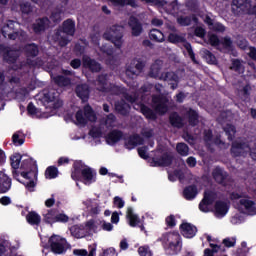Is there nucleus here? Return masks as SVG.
<instances>
[{"mask_svg":"<svg viewBox=\"0 0 256 256\" xmlns=\"http://www.w3.org/2000/svg\"><path fill=\"white\" fill-rule=\"evenodd\" d=\"M13 185V180L5 172L0 171V195L9 193Z\"/></svg>","mask_w":256,"mask_h":256,"instance_id":"nucleus-21","label":"nucleus"},{"mask_svg":"<svg viewBox=\"0 0 256 256\" xmlns=\"http://www.w3.org/2000/svg\"><path fill=\"white\" fill-rule=\"evenodd\" d=\"M61 15H63V9L61 8H56L50 15L51 21L53 23H60L61 21Z\"/></svg>","mask_w":256,"mask_h":256,"instance_id":"nucleus-53","label":"nucleus"},{"mask_svg":"<svg viewBox=\"0 0 256 256\" xmlns=\"http://www.w3.org/2000/svg\"><path fill=\"white\" fill-rule=\"evenodd\" d=\"M173 159V155L166 152L158 158H153V163L155 167H171L173 165Z\"/></svg>","mask_w":256,"mask_h":256,"instance_id":"nucleus-24","label":"nucleus"},{"mask_svg":"<svg viewBox=\"0 0 256 256\" xmlns=\"http://www.w3.org/2000/svg\"><path fill=\"white\" fill-rule=\"evenodd\" d=\"M123 31H125V28L121 25H114L110 29L108 39L117 49L123 47Z\"/></svg>","mask_w":256,"mask_h":256,"instance_id":"nucleus-6","label":"nucleus"},{"mask_svg":"<svg viewBox=\"0 0 256 256\" xmlns=\"http://www.w3.org/2000/svg\"><path fill=\"white\" fill-rule=\"evenodd\" d=\"M163 81H174V83H171V89L175 90L177 87H179V76L175 74V72H166L161 75Z\"/></svg>","mask_w":256,"mask_h":256,"instance_id":"nucleus-31","label":"nucleus"},{"mask_svg":"<svg viewBox=\"0 0 256 256\" xmlns=\"http://www.w3.org/2000/svg\"><path fill=\"white\" fill-rule=\"evenodd\" d=\"M61 33L64 35H68V37L75 36V20L68 18L66 19L62 25L58 28L56 32V37H61Z\"/></svg>","mask_w":256,"mask_h":256,"instance_id":"nucleus-10","label":"nucleus"},{"mask_svg":"<svg viewBox=\"0 0 256 256\" xmlns=\"http://www.w3.org/2000/svg\"><path fill=\"white\" fill-rule=\"evenodd\" d=\"M75 118L79 125H87V119L83 116V110H78L75 114Z\"/></svg>","mask_w":256,"mask_h":256,"instance_id":"nucleus-56","label":"nucleus"},{"mask_svg":"<svg viewBox=\"0 0 256 256\" xmlns=\"http://www.w3.org/2000/svg\"><path fill=\"white\" fill-rule=\"evenodd\" d=\"M220 45H222L223 49H225V51H227V53H231L234 51L235 47L233 46V40L231 39V37H223L220 40Z\"/></svg>","mask_w":256,"mask_h":256,"instance_id":"nucleus-43","label":"nucleus"},{"mask_svg":"<svg viewBox=\"0 0 256 256\" xmlns=\"http://www.w3.org/2000/svg\"><path fill=\"white\" fill-rule=\"evenodd\" d=\"M19 173L24 179V181L21 180L20 183H22L30 193L35 191V187H37V177L39 175L37 162L34 161L33 158L22 160Z\"/></svg>","mask_w":256,"mask_h":256,"instance_id":"nucleus-1","label":"nucleus"},{"mask_svg":"<svg viewBox=\"0 0 256 256\" xmlns=\"http://www.w3.org/2000/svg\"><path fill=\"white\" fill-rule=\"evenodd\" d=\"M21 161H23V156L19 153H14L13 155L10 156V165L12 167V177L18 183H21V179H19V166L21 165Z\"/></svg>","mask_w":256,"mask_h":256,"instance_id":"nucleus-12","label":"nucleus"},{"mask_svg":"<svg viewBox=\"0 0 256 256\" xmlns=\"http://www.w3.org/2000/svg\"><path fill=\"white\" fill-rule=\"evenodd\" d=\"M202 57L205 59L206 63L208 65H218L219 61L217 60V57L215 54H213L211 51L204 49L202 51Z\"/></svg>","mask_w":256,"mask_h":256,"instance_id":"nucleus-38","label":"nucleus"},{"mask_svg":"<svg viewBox=\"0 0 256 256\" xmlns=\"http://www.w3.org/2000/svg\"><path fill=\"white\" fill-rule=\"evenodd\" d=\"M176 151L181 157L189 155V146L186 143L180 142L176 145Z\"/></svg>","mask_w":256,"mask_h":256,"instance_id":"nucleus-49","label":"nucleus"},{"mask_svg":"<svg viewBox=\"0 0 256 256\" xmlns=\"http://www.w3.org/2000/svg\"><path fill=\"white\" fill-rule=\"evenodd\" d=\"M180 233L185 237L186 239H193L197 235V226L189 223V222H183L180 227Z\"/></svg>","mask_w":256,"mask_h":256,"instance_id":"nucleus-19","label":"nucleus"},{"mask_svg":"<svg viewBox=\"0 0 256 256\" xmlns=\"http://www.w3.org/2000/svg\"><path fill=\"white\" fill-rule=\"evenodd\" d=\"M45 177L47 179H57L59 177V169L55 166H49L46 168Z\"/></svg>","mask_w":256,"mask_h":256,"instance_id":"nucleus-47","label":"nucleus"},{"mask_svg":"<svg viewBox=\"0 0 256 256\" xmlns=\"http://www.w3.org/2000/svg\"><path fill=\"white\" fill-rule=\"evenodd\" d=\"M49 23H51V21L47 16L36 19L35 22L32 24L33 33H35V35H41V33H44V31L47 30V27H49Z\"/></svg>","mask_w":256,"mask_h":256,"instance_id":"nucleus-18","label":"nucleus"},{"mask_svg":"<svg viewBox=\"0 0 256 256\" xmlns=\"http://www.w3.org/2000/svg\"><path fill=\"white\" fill-rule=\"evenodd\" d=\"M75 93L79 99H81L82 103H87L89 101V95L91 90L88 84H78L75 89Z\"/></svg>","mask_w":256,"mask_h":256,"instance_id":"nucleus-23","label":"nucleus"},{"mask_svg":"<svg viewBox=\"0 0 256 256\" xmlns=\"http://www.w3.org/2000/svg\"><path fill=\"white\" fill-rule=\"evenodd\" d=\"M59 93L55 90H50L47 93L44 94V99L47 103H53L52 107L53 109H61V106L63 105V102L59 100Z\"/></svg>","mask_w":256,"mask_h":256,"instance_id":"nucleus-20","label":"nucleus"},{"mask_svg":"<svg viewBox=\"0 0 256 256\" xmlns=\"http://www.w3.org/2000/svg\"><path fill=\"white\" fill-rule=\"evenodd\" d=\"M168 42L172 43L173 45H177V43H187V39L184 36H181L179 34L170 33L168 35Z\"/></svg>","mask_w":256,"mask_h":256,"instance_id":"nucleus-45","label":"nucleus"},{"mask_svg":"<svg viewBox=\"0 0 256 256\" xmlns=\"http://www.w3.org/2000/svg\"><path fill=\"white\" fill-rule=\"evenodd\" d=\"M23 52L26 57V63L29 67H37V65H39L37 60H32L39 56V45L35 43H28L24 45Z\"/></svg>","mask_w":256,"mask_h":256,"instance_id":"nucleus-5","label":"nucleus"},{"mask_svg":"<svg viewBox=\"0 0 256 256\" xmlns=\"http://www.w3.org/2000/svg\"><path fill=\"white\" fill-rule=\"evenodd\" d=\"M82 66L84 69H88L91 73H101V69H103L101 63L87 55L82 57Z\"/></svg>","mask_w":256,"mask_h":256,"instance_id":"nucleus-15","label":"nucleus"},{"mask_svg":"<svg viewBox=\"0 0 256 256\" xmlns=\"http://www.w3.org/2000/svg\"><path fill=\"white\" fill-rule=\"evenodd\" d=\"M89 252L86 249H74L73 255L76 256H96L97 255V247L89 246Z\"/></svg>","mask_w":256,"mask_h":256,"instance_id":"nucleus-37","label":"nucleus"},{"mask_svg":"<svg viewBox=\"0 0 256 256\" xmlns=\"http://www.w3.org/2000/svg\"><path fill=\"white\" fill-rule=\"evenodd\" d=\"M84 117L86 121H90L91 123H95V121H97V115L89 104L84 106Z\"/></svg>","mask_w":256,"mask_h":256,"instance_id":"nucleus-40","label":"nucleus"},{"mask_svg":"<svg viewBox=\"0 0 256 256\" xmlns=\"http://www.w3.org/2000/svg\"><path fill=\"white\" fill-rule=\"evenodd\" d=\"M100 51L101 53H103L104 55H107L108 57H113V48L107 45L101 46Z\"/></svg>","mask_w":256,"mask_h":256,"instance_id":"nucleus-64","label":"nucleus"},{"mask_svg":"<svg viewBox=\"0 0 256 256\" xmlns=\"http://www.w3.org/2000/svg\"><path fill=\"white\" fill-rule=\"evenodd\" d=\"M199 191L197 190V186L195 184L186 186L183 190V197L186 201H193L195 197H197Z\"/></svg>","mask_w":256,"mask_h":256,"instance_id":"nucleus-27","label":"nucleus"},{"mask_svg":"<svg viewBox=\"0 0 256 256\" xmlns=\"http://www.w3.org/2000/svg\"><path fill=\"white\" fill-rule=\"evenodd\" d=\"M152 103L155 105L154 111L158 113V115H165L167 111H169V99L165 96L161 95H154L152 97Z\"/></svg>","mask_w":256,"mask_h":256,"instance_id":"nucleus-7","label":"nucleus"},{"mask_svg":"<svg viewBox=\"0 0 256 256\" xmlns=\"http://www.w3.org/2000/svg\"><path fill=\"white\" fill-rule=\"evenodd\" d=\"M177 23L181 27H189L191 25V16H180L177 18Z\"/></svg>","mask_w":256,"mask_h":256,"instance_id":"nucleus-55","label":"nucleus"},{"mask_svg":"<svg viewBox=\"0 0 256 256\" xmlns=\"http://www.w3.org/2000/svg\"><path fill=\"white\" fill-rule=\"evenodd\" d=\"M194 35L196 37H199L200 39H203V37H205V35H207V31L205 30V28L198 26L194 30Z\"/></svg>","mask_w":256,"mask_h":256,"instance_id":"nucleus-62","label":"nucleus"},{"mask_svg":"<svg viewBox=\"0 0 256 256\" xmlns=\"http://www.w3.org/2000/svg\"><path fill=\"white\" fill-rule=\"evenodd\" d=\"M138 255L140 256H152L148 246H140L138 248Z\"/></svg>","mask_w":256,"mask_h":256,"instance_id":"nucleus-63","label":"nucleus"},{"mask_svg":"<svg viewBox=\"0 0 256 256\" xmlns=\"http://www.w3.org/2000/svg\"><path fill=\"white\" fill-rule=\"evenodd\" d=\"M208 41L212 47H219L221 45V40L217 34H212L208 37Z\"/></svg>","mask_w":256,"mask_h":256,"instance_id":"nucleus-57","label":"nucleus"},{"mask_svg":"<svg viewBox=\"0 0 256 256\" xmlns=\"http://www.w3.org/2000/svg\"><path fill=\"white\" fill-rule=\"evenodd\" d=\"M250 150L249 143L235 140L232 142L230 153L232 157H243Z\"/></svg>","mask_w":256,"mask_h":256,"instance_id":"nucleus-9","label":"nucleus"},{"mask_svg":"<svg viewBox=\"0 0 256 256\" xmlns=\"http://www.w3.org/2000/svg\"><path fill=\"white\" fill-rule=\"evenodd\" d=\"M109 79V76L107 74H100L97 77V83H98V90L102 93H108L109 87L107 86V81Z\"/></svg>","mask_w":256,"mask_h":256,"instance_id":"nucleus-33","label":"nucleus"},{"mask_svg":"<svg viewBox=\"0 0 256 256\" xmlns=\"http://www.w3.org/2000/svg\"><path fill=\"white\" fill-rule=\"evenodd\" d=\"M184 48L186 49L191 61L194 63V65H199V61L197 58H195V52H193V47L191 46V43L186 42L184 44Z\"/></svg>","mask_w":256,"mask_h":256,"instance_id":"nucleus-52","label":"nucleus"},{"mask_svg":"<svg viewBox=\"0 0 256 256\" xmlns=\"http://www.w3.org/2000/svg\"><path fill=\"white\" fill-rule=\"evenodd\" d=\"M128 27L131 30L132 37H141L143 34V24L139 21V18L130 16L128 19Z\"/></svg>","mask_w":256,"mask_h":256,"instance_id":"nucleus-17","label":"nucleus"},{"mask_svg":"<svg viewBox=\"0 0 256 256\" xmlns=\"http://www.w3.org/2000/svg\"><path fill=\"white\" fill-rule=\"evenodd\" d=\"M124 134L123 131L119 130V129H114L112 131H110L105 139H106V143L107 145H117V143H119V141H121V139L124 138Z\"/></svg>","mask_w":256,"mask_h":256,"instance_id":"nucleus-22","label":"nucleus"},{"mask_svg":"<svg viewBox=\"0 0 256 256\" xmlns=\"http://www.w3.org/2000/svg\"><path fill=\"white\" fill-rule=\"evenodd\" d=\"M20 11L22 15H30V13H33V6L29 2H22L20 4Z\"/></svg>","mask_w":256,"mask_h":256,"instance_id":"nucleus-54","label":"nucleus"},{"mask_svg":"<svg viewBox=\"0 0 256 256\" xmlns=\"http://www.w3.org/2000/svg\"><path fill=\"white\" fill-rule=\"evenodd\" d=\"M114 107H115V111L117 113H119V115H128L129 114V109H130V106L127 102H125V100H120V101H117L115 102L114 104Z\"/></svg>","mask_w":256,"mask_h":256,"instance_id":"nucleus-32","label":"nucleus"},{"mask_svg":"<svg viewBox=\"0 0 256 256\" xmlns=\"http://www.w3.org/2000/svg\"><path fill=\"white\" fill-rule=\"evenodd\" d=\"M49 249L54 255H65L68 249H71V244L67 239L59 235L53 234L48 240Z\"/></svg>","mask_w":256,"mask_h":256,"instance_id":"nucleus-4","label":"nucleus"},{"mask_svg":"<svg viewBox=\"0 0 256 256\" xmlns=\"http://www.w3.org/2000/svg\"><path fill=\"white\" fill-rule=\"evenodd\" d=\"M212 31H216V33H225V25L221 22H216L211 27Z\"/></svg>","mask_w":256,"mask_h":256,"instance_id":"nucleus-61","label":"nucleus"},{"mask_svg":"<svg viewBox=\"0 0 256 256\" xmlns=\"http://www.w3.org/2000/svg\"><path fill=\"white\" fill-rule=\"evenodd\" d=\"M126 217L129 221L130 227H137L139 223H141V219L139 216L133 213V208L128 207L126 212Z\"/></svg>","mask_w":256,"mask_h":256,"instance_id":"nucleus-35","label":"nucleus"},{"mask_svg":"<svg viewBox=\"0 0 256 256\" xmlns=\"http://www.w3.org/2000/svg\"><path fill=\"white\" fill-rule=\"evenodd\" d=\"M71 179L80 181L83 185H93L97 182V171L83 163L81 160H76L72 166Z\"/></svg>","mask_w":256,"mask_h":256,"instance_id":"nucleus-2","label":"nucleus"},{"mask_svg":"<svg viewBox=\"0 0 256 256\" xmlns=\"http://www.w3.org/2000/svg\"><path fill=\"white\" fill-rule=\"evenodd\" d=\"M216 197L217 194H215V192L211 190L205 191L203 199L199 203V210L202 211V213H209V205L215 203Z\"/></svg>","mask_w":256,"mask_h":256,"instance_id":"nucleus-11","label":"nucleus"},{"mask_svg":"<svg viewBox=\"0 0 256 256\" xmlns=\"http://www.w3.org/2000/svg\"><path fill=\"white\" fill-rule=\"evenodd\" d=\"M70 233L75 239H83L85 237V229L83 226L73 225L70 227Z\"/></svg>","mask_w":256,"mask_h":256,"instance_id":"nucleus-41","label":"nucleus"},{"mask_svg":"<svg viewBox=\"0 0 256 256\" xmlns=\"http://www.w3.org/2000/svg\"><path fill=\"white\" fill-rule=\"evenodd\" d=\"M224 133H226L228 141H233L235 139V133H237V128L232 124H227L224 127Z\"/></svg>","mask_w":256,"mask_h":256,"instance_id":"nucleus-46","label":"nucleus"},{"mask_svg":"<svg viewBox=\"0 0 256 256\" xmlns=\"http://www.w3.org/2000/svg\"><path fill=\"white\" fill-rule=\"evenodd\" d=\"M140 112L149 121H157V112L145 104L140 105Z\"/></svg>","mask_w":256,"mask_h":256,"instance_id":"nucleus-29","label":"nucleus"},{"mask_svg":"<svg viewBox=\"0 0 256 256\" xmlns=\"http://www.w3.org/2000/svg\"><path fill=\"white\" fill-rule=\"evenodd\" d=\"M216 217H225L229 213V204L222 200H217L214 205Z\"/></svg>","mask_w":256,"mask_h":256,"instance_id":"nucleus-25","label":"nucleus"},{"mask_svg":"<svg viewBox=\"0 0 256 256\" xmlns=\"http://www.w3.org/2000/svg\"><path fill=\"white\" fill-rule=\"evenodd\" d=\"M26 221L27 223H29V225H32V226L36 225V227H39V225H41V215H39L35 211H30L26 215Z\"/></svg>","mask_w":256,"mask_h":256,"instance_id":"nucleus-34","label":"nucleus"},{"mask_svg":"<svg viewBox=\"0 0 256 256\" xmlns=\"http://www.w3.org/2000/svg\"><path fill=\"white\" fill-rule=\"evenodd\" d=\"M157 241L162 244L166 255H179L183 249V240L179 232H166L162 234V237H159Z\"/></svg>","mask_w":256,"mask_h":256,"instance_id":"nucleus-3","label":"nucleus"},{"mask_svg":"<svg viewBox=\"0 0 256 256\" xmlns=\"http://www.w3.org/2000/svg\"><path fill=\"white\" fill-rule=\"evenodd\" d=\"M159 63V61H156L150 67L149 75L154 79H157V77H159V73H161V64Z\"/></svg>","mask_w":256,"mask_h":256,"instance_id":"nucleus-48","label":"nucleus"},{"mask_svg":"<svg viewBox=\"0 0 256 256\" xmlns=\"http://www.w3.org/2000/svg\"><path fill=\"white\" fill-rule=\"evenodd\" d=\"M145 69V61L141 59H134L132 64L126 69V75L133 77V75H141Z\"/></svg>","mask_w":256,"mask_h":256,"instance_id":"nucleus-16","label":"nucleus"},{"mask_svg":"<svg viewBox=\"0 0 256 256\" xmlns=\"http://www.w3.org/2000/svg\"><path fill=\"white\" fill-rule=\"evenodd\" d=\"M54 83L58 85V87H69V85H71V78L64 75H57L54 77Z\"/></svg>","mask_w":256,"mask_h":256,"instance_id":"nucleus-42","label":"nucleus"},{"mask_svg":"<svg viewBox=\"0 0 256 256\" xmlns=\"http://www.w3.org/2000/svg\"><path fill=\"white\" fill-rule=\"evenodd\" d=\"M110 3H112V5H114V7H132V9H137V7H139V5H137V0H107Z\"/></svg>","mask_w":256,"mask_h":256,"instance_id":"nucleus-30","label":"nucleus"},{"mask_svg":"<svg viewBox=\"0 0 256 256\" xmlns=\"http://www.w3.org/2000/svg\"><path fill=\"white\" fill-rule=\"evenodd\" d=\"M212 177L218 185L227 187V181L229 179V173L220 166H216L212 171Z\"/></svg>","mask_w":256,"mask_h":256,"instance_id":"nucleus-14","label":"nucleus"},{"mask_svg":"<svg viewBox=\"0 0 256 256\" xmlns=\"http://www.w3.org/2000/svg\"><path fill=\"white\" fill-rule=\"evenodd\" d=\"M186 117L190 127H197V125H199V112H197V110L189 108L188 111H186Z\"/></svg>","mask_w":256,"mask_h":256,"instance_id":"nucleus-28","label":"nucleus"},{"mask_svg":"<svg viewBox=\"0 0 256 256\" xmlns=\"http://www.w3.org/2000/svg\"><path fill=\"white\" fill-rule=\"evenodd\" d=\"M186 9L192 13H197L199 11V0H188L186 1Z\"/></svg>","mask_w":256,"mask_h":256,"instance_id":"nucleus-51","label":"nucleus"},{"mask_svg":"<svg viewBox=\"0 0 256 256\" xmlns=\"http://www.w3.org/2000/svg\"><path fill=\"white\" fill-rule=\"evenodd\" d=\"M169 123L176 129H183V127H185V124L183 123V117H181L178 112H172L169 115Z\"/></svg>","mask_w":256,"mask_h":256,"instance_id":"nucleus-26","label":"nucleus"},{"mask_svg":"<svg viewBox=\"0 0 256 256\" xmlns=\"http://www.w3.org/2000/svg\"><path fill=\"white\" fill-rule=\"evenodd\" d=\"M123 141L124 147L125 149H128V151H131L135 149V147H137L138 145H143V143H145V140L139 134L124 136Z\"/></svg>","mask_w":256,"mask_h":256,"instance_id":"nucleus-13","label":"nucleus"},{"mask_svg":"<svg viewBox=\"0 0 256 256\" xmlns=\"http://www.w3.org/2000/svg\"><path fill=\"white\" fill-rule=\"evenodd\" d=\"M149 39L155 41V43H163L165 41V35L159 29H151L149 32Z\"/></svg>","mask_w":256,"mask_h":256,"instance_id":"nucleus-36","label":"nucleus"},{"mask_svg":"<svg viewBox=\"0 0 256 256\" xmlns=\"http://www.w3.org/2000/svg\"><path fill=\"white\" fill-rule=\"evenodd\" d=\"M68 222H69V216H67V214L59 213V210H57L55 223H68Z\"/></svg>","mask_w":256,"mask_h":256,"instance_id":"nucleus-58","label":"nucleus"},{"mask_svg":"<svg viewBox=\"0 0 256 256\" xmlns=\"http://www.w3.org/2000/svg\"><path fill=\"white\" fill-rule=\"evenodd\" d=\"M15 31V21L8 20L1 29L2 35H7V33H12Z\"/></svg>","mask_w":256,"mask_h":256,"instance_id":"nucleus-50","label":"nucleus"},{"mask_svg":"<svg viewBox=\"0 0 256 256\" xmlns=\"http://www.w3.org/2000/svg\"><path fill=\"white\" fill-rule=\"evenodd\" d=\"M239 204L248 211V213H255V201L249 199H240Z\"/></svg>","mask_w":256,"mask_h":256,"instance_id":"nucleus-44","label":"nucleus"},{"mask_svg":"<svg viewBox=\"0 0 256 256\" xmlns=\"http://www.w3.org/2000/svg\"><path fill=\"white\" fill-rule=\"evenodd\" d=\"M19 133L21 132H15L12 136V142L15 144V145H23V143H25V137H21L20 138V135Z\"/></svg>","mask_w":256,"mask_h":256,"instance_id":"nucleus-59","label":"nucleus"},{"mask_svg":"<svg viewBox=\"0 0 256 256\" xmlns=\"http://www.w3.org/2000/svg\"><path fill=\"white\" fill-rule=\"evenodd\" d=\"M165 223L167 227H169L170 229H173V227L177 225V220L175 219V215L171 214L168 217H166Z\"/></svg>","mask_w":256,"mask_h":256,"instance_id":"nucleus-60","label":"nucleus"},{"mask_svg":"<svg viewBox=\"0 0 256 256\" xmlns=\"http://www.w3.org/2000/svg\"><path fill=\"white\" fill-rule=\"evenodd\" d=\"M57 217V209H50L46 214H43V221L47 225L55 224Z\"/></svg>","mask_w":256,"mask_h":256,"instance_id":"nucleus-39","label":"nucleus"},{"mask_svg":"<svg viewBox=\"0 0 256 256\" xmlns=\"http://www.w3.org/2000/svg\"><path fill=\"white\" fill-rule=\"evenodd\" d=\"M0 53H2L4 63L8 65H14L19 59V52L17 50L11 49V47L0 44Z\"/></svg>","mask_w":256,"mask_h":256,"instance_id":"nucleus-8","label":"nucleus"}]
</instances>
